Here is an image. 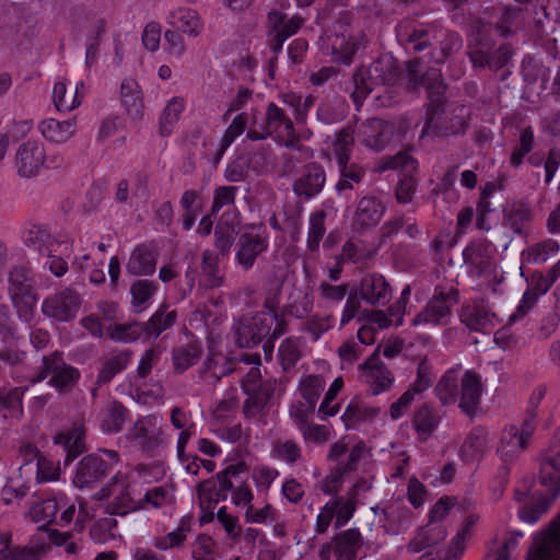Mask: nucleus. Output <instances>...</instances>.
<instances>
[{"label": "nucleus", "instance_id": "1", "mask_svg": "<svg viewBox=\"0 0 560 560\" xmlns=\"http://www.w3.org/2000/svg\"><path fill=\"white\" fill-rule=\"evenodd\" d=\"M24 244L38 254V262L54 276L62 277L68 271L66 256L72 250L73 241L66 233L52 235L45 225L34 224L23 235Z\"/></svg>", "mask_w": 560, "mask_h": 560}, {"label": "nucleus", "instance_id": "2", "mask_svg": "<svg viewBox=\"0 0 560 560\" xmlns=\"http://www.w3.org/2000/svg\"><path fill=\"white\" fill-rule=\"evenodd\" d=\"M288 330V323L282 314L257 312L252 317H242L234 325L236 342L241 348H253L271 334L278 339Z\"/></svg>", "mask_w": 560, "mask_h": 560}, {"label": "nucleus", "instance_id": "3", "mask_svg": "<svg viewBox=\"0 0 560 560\" xmlns=\"http://www.w3.org/2000/svg\"><path fill=\"white\" fill-rule=\"evenodd\" d=\"M467 48L469 59L476 68L488 67L497 71L503 68L512 57L509 45L501 44L495 47L493 40L489 37L483 20L474 22Z\"/></svg>", "mask_w": 560, "mask_h": 560}, {"label": "nucleus", "instance_id": "4", "mask_svg": "<svg viewBox=\"0 0 560 560\" xmlns=\"http://www.w3.org/2000/svg\"><path fill=\"white\" fill-rule=\"evenodd\" d=\"M98 500H107L105 511L109 515L125 516L142 509V499L125 477L114 476L98 492Z\"/></svg>", "mask_w": 560, "mask_h": 560}, {"label": "nucleus", "instance_id": "5", "mask_svg": "<svg viewBox=\"0 0 560 560\" xmlns=\"http://www.w3.org/2000/svg\"><path fill=\"white\" fill-rule=\"evenodd\" d=\"M9 295L19 317L28 320L37 304V293L30 270L14 267L9 272Z\"/></svg>", "mask_w": 560, "mask_h": 560}, {"label": "nucleus", "instance_id": "6", "mask_svg": "<svg viewBox=\"0 0 560 560\" xmlns=\"http://www.w3.org/2000/svg\"><path fill=\"white\" fill-rule=\"evenodd\" d=\"M125 438L141 452L153 455L165 443L161 418L156 415L140 417L127 430Z\"/></svg>", "mask_w": 560, "mask_h": 560}, {"label": "nucleus", "instance_id": "7", "mask_svg": "<svg viewBox=\"0 0 560 560\" xmlns=\"http://www.w3.org/2000/svg\"><path fill=\"white\" fill-rule=\"evenodd\" d=\"M457 302L458 291L454 285L439 284L427 306L412 319V324H446L451 317L452 307Z\"/></svg>", "mask_w": 560, "mask_h": 560}, {"label": "nucleus", "instance_id": "8", "mask_svg": "<svg viewBox=\"0 0 560 560\" xmlns=\"http://www.w3.org/2000/svg\"><path fill=\"white\" fill-rule=\"evenodd\" d=\"M47 152L45 144L39 139H27L15 150L14 168L21 178L31 179L37 177L45 168Z\"/></svg>", "mask_w": 560, "mask_h": 560}, {"label": "nucleus", "instance_id": "9", "mask_svg": "<svg viewBox=\"0 0 560 560\" xmlns=\"http://www.w3.org/2000/svg\"><path fill=\"white\" fill-rule=\"evenodd\" d=\"M400 168L404 174L395 189V197L399 203L412 201L417 190L418 179L412 175L418 168L417 161L406 151L398 152L392 156L383 158V170Z\"/></svg>", "mask_w": 560, "mask_h": 560}, {"label": "nucleus", "instance_id": "10", "mask_svg": "<svg viewBox=\"0 0 560 560\" xmlns=\"http://www.w3.org/2000/svg\"><path fill=\"white\" fill-rule=\"evenodd\" d=\"M49 375H51L49 381L51 386L59 392H68L78 382L80 373L73 366L65 363L59 352H54L49 357H43V369L31 382H40Z\"/></svg>", "mask_w": 560, "mask_h": 560}, {"label": "nucleus", "instance_id": "11", "mask_svg": "<svg viewBox=\"0 0 560 560\" xmlns=\"http://www.w3.org/2000/svg\"><path fill=\"white\" fill-rule=\"evenodd\" d=\"M80 306V294L71 288H66L47 296L43 301L42 312L45 316L57 322H69L77 316Z\"/></svg>", "mask_w": 560, "mask_h": 560}, {"label": "nucleus", "instance_id": "12", "mask_svg": "<svg viewBox=\"0 0 560 560\" xmlns=\"http://www.w3.org/2000/svg\"><path fill=\"white\" fill-rule=\"evenodd\" d=\"M358 295L371 306H385L392 299V285L378 272L365 273L354 287Z\"/></svg>", "mask_w": 560, "mask_h": 560}, {"label": "nucleus", "instance_id": "13", "mask_svg": "<svg viewBox=\"0 0 560 560\" xmlns=\"http://www.w3.org/2000/svg\"><path fill=\"white\" fill-rule=\"evenodd\" d=\"M386 205L374 195L361 197L355 205L352 226L358 232H364L378 225L386 213Z\"/></svg>", "mask_w": 560, "mask_h": 560}, {"label": "nucleus", "instance_id": "14", "mask_svg": "<svg viewBox=\"0 0 560 560\" xmlns=\"http://www.w3.org/2000/svg\"><path fill=\"white\" fill-rule=\"evenodd\" d=\"M303 24V19L294 15L290 19L279 11H271L268 14V44L275 54L282 49L287 38L298 33Z\"/></svg>", "mask_w": 560, "mask_h": 560}, {"label": "nucleus", "instance_id": "15", "mask_svg": "<svg viewBox=\"0 0 560 560\" xmlns=\"http://www.w3.org/2000/svg\"><path fill=\"white\" fill-rule=\"evenodd\" d=\"M112 470V465L97 454L84 456L77 468L73 483L80 489L101 482Z\"/></svg>", "mask_w": 560, "mask_h": 560}, {"label": "nucleus", "instance_id": "16", "mask_svg": "<svg viewBox=\"0 0 560 560\" xmlns=\"http://www.w3.org/2000/svg\"><path fill=\"white\" fill-rule=\"evenodd\" d=\"M326 179L323 165L311 162L303 167L300 176L293 182V191L299 198L310 200L322 192Z\"/></svg>", "mask_w": 560, "mask_h": 560}, {"label": "nucleus", "instance_id": "17", "mask_svg": "<svg viewBox=\"0 0 560 560\" xmlns=\"http://www.w3.org/2000/svg\"><path fill=\"white\" fill-rule=\"evenodd\" d=\"M372 512L383 523L385 530L392 535L405 532L411 524L412 512L402 502H392L381 508L375 505Z\"/></svg>", "mask_w": 560, "mask_h": 560}, {"label": "nucleus", "instance_id": "18", "mask_svg": "<svg viewBox=\"0 0 560 560\" xmlns=\"http://www.w3.org/2000/svg\"><path fill=\"white\" fill-rule=\"evenodd\" d=\"M359 368L363 371V376L372 395H378L387 390L394 382L392 372L382 362L377 351L370 355Z\"/></svg>", "mask_w": 560, "mask_h": 560}, {"label": "nucleus", "instance_id": "19", "mask_svg": "<svg viewBox=\"0 0 560 560\" xmlns=\"http://www.w3.org/2000/svg\"><path fill=\"white\" fill-rule=\"evenodd\" d=\"M423 86H425L428 94V121L431 122L439 112L442 110V107L445 103V90L446 85L442 80V74L440 69L431 68L429 69L420 79Z\"/></svg>", "mask_w": 560, "mask_h": 560}, {"label": "nucleus", "instance_id": "20", "mask_svg": "<svg viewBox=\"0 0 560 560\" xmlns=\"http://www.w3.org/2000/svg\"><path fill=\"white\" fill-rule=\"evenodd\" d=\"M482 390L480 376L474 371H466L460 378L459 408L468 416L476 413Z\"/></svg>", "mask_w": 560, "mask_h": 560}, {"label": "nucleus", "instance_id": "21", "mask_svg": "<svg viewBox=\"0 0 560 560\" xmlns=\"http://www.w3.org/2000/svg\"><path fill=\"white\" fill-rule=\"evenodd\" d=\"M268 247V242L259 234L244 233L237 242L236 261L247 271L253 268L257 257Z\"/></svg>", "mask_w": 560, "mask_h": 560}, {"label": "nucleus", "instance_id": "22", "mask_svg": "<svg viewBox=\"0 0 560 560\" xmlns=\"http://www.w3.org/2000/svg\"><path fill=\"white\" fill-rule=\"evenodd\" d=\"M533 433V429L520 430L515 425L508 427L503 430L498 453L504 462L512 460L523 452L527 445V441Z\"/></svg>", "mask_w": 560, "mask_h": 560}, {"label": "nucleus", "instance_id": "23", "mask_svg": "<svg viewBox=\"0 0 560 560\" xmlns=\"http://www.w3.org/2000/svg\"><path fill=\"white\" fill-rule=\"evenodd\" d=\"M242 390L247 396L243 404V413L246 418H255L264 411L276 390V381L265 380L262 385Z\"/></svg>", "mask_w": 560, "mask_h": 560}, {"label": "nucleus", "instance_id": "24", "mask_svg": "<svg viewBox=\"0 0 560 560\" xmlns=\"http://www.w3.org/2000/svg\"><path fill=\"white\" fill-rule=\"evenodd\" d=\"M236 370L230 358L220 352H210L198 370V375L207 384L215 385L223 376Z\"/></svg>", "mask_w": 560, "mask_h": 560}, {"label": "nucleus", "instance_id": "25", "mask_svg": "<svg viewBox=\"0 0 560 560\" xmlns=\"http://www.w3.org/2000/svg\"><path fill=\"white\" fill-rule=\"evenodd\" d=\"M362 143L376 152L385 149L392 138V127L380 118L368 119L362 125Z\"/></svg>", "mask_w": 560, "mask_h": 560}, {"label": "nucleus", "instance_id": "26", "mask_svg": "<svg viewBox=\"0 0 560 560\" xmlns=\"http://www.w3.org/2000/svg\"><path fill=\"white\" fill-rule=\"evenodd\" d=\"M459 316L470 330L489 331L493 327L494 314L482 301L464 305Z\"/></svg>", "mask_w": 560, "mask_h": 560}, {"label": "nucleus", "instance_id": "27", "mask_svg": "<svg viewBox=\"0 0 560 560\" xmlns=\"http://www.w3.org/2000/svg\"><path fill=\"white\" fill-rule=\"evenodd\" d=\"M368 70V79L371 84L380 86L394 84L399 77V69L396 60L390 56H383L373 61Z\"/></svg>", "mask_w": 560, "mask_h": 560}, {"label": "nucleus", "instance_id": "28", "mask_svg": "<svg viewBox=\"0 0 560 560\" xmlns=\"http://www.w3.org/2000/svg\"><path fill=\"white\" fill-rule=\"evenodd\" d=\"M363 539L357 528H350L334 537V553L337 560H355Z\"/></svg>", "mask_w": 560, "mask_h": 560}, {"label": "nucleus", "instance_id": "29", "mask_svg": "<svg viewBox=\"0 0 560 560\" xmlns=\"http://www.w3.org/2000/svg\"><path fill=\"white\" fill-rule=\"evenodd\" d=\"M447 530L442 524L429 523L421 527L415 537L407 545V550L412 553L422 551L425 548H432L445 540Z\"/></svg>", "mask_w": 560, "mask_h": 560}, {"label": "nucleus", "instance_id": "30", "mask_svg": "<svg viewBox=\"0 0 560 560\" xmlns=\"http://www.w3.org/2000/svg\"><path fill=\"white\" fill-rule=\"evenodd\" d=\"M520 14L521 11L515 8H499L487 12L479 20H483L488 32L494 27L499 35L508 36L511 33V28L516 25Z\"/></svg>", "mask_w": 560, "mask_h": 560}, {"label": "nucleus", "instance_id": "31", "mask_svg": "<svg viewBox=\"0 0 560 560\" xmlns=\"http://www.w3.org/2000/svg\"><path fill=\"white\" fill-rule=\"evenodd\" d=\"M441 421L438 410L429 405L422 404L417 408L412 418V427L420 441H427L436 430Z\"/></svg>", "mask_w": 560, "mask_h": 560}, {"label": "nucleus", "instance_id": "32", "mask_svg": "<svg viewBox=\"0 0 560 560\" xmlns=\"http://www.w3.org/2000/svg\"><path fill=\"white\" fill-rule=\"evenodd\" d=\"M156 267V254L145 244L138 245L130 255L126 269L132 276L152 275Z\"/></svg>", "mask_w": 560, "mask_h": 560}, {"label": "nucleus", "instance_id": "33", "mask_svg": "<svg viewBox=\"0 0 560 560\" xmlns=\"http://www.w3.org/2000/svg\"><path fill=\"white\" fill-rule=\"evenodd\" d=\"M399 42L408 50L421 51L432 45L434 36L432 32L423 26H413L411 24L400 25L397 31Z\"/></svg>", "mask_w": 560, "mask_h": 560}, {"label": "nucleus", "instance_id": "34", "mask_svg": "<svg viewBox=\"0 0 560 560\" xmlns=\"http://www.w3.org/2000/svg\"><path fill=\"white\" fill-rule=\"evenodd\" d=\"M121 104L132 120L142 118L144 104L139 84L132 79H126L120 88Z\"/></svg>", "mask_w": 560, "mask_h": 560}, {"label": "nucleus", "instance_id": "35", "mask_svg": "<svg viewBox=\"0 0 560 560\" xmlns=\"http://www.w3.org/2000/svg\"><path fill=\"white\" fill-rule=\"evenodd\" d=\"M42 136L54 143L67 142L75 132L73 120L59 121L54 118L44 119L38 125Z\"/></svg>", "mask_w": 560, "mask_h": 560}, {"label": "nucleus", "instance_id": "36", "mask_svg": "<svg viewBox=\"0 0 560 560\" xmlns=\"http://www.w3.org/2000/svg\"><path fill=\"white\" fill-rule=\"evenodd\" d=\"M61 505H66V495L58 493L52 498H47L34 503L30 509V517L36 523H55L56 515Z\"/></svg>", "mask_w": 560, "mask_h": 560}, {"label": "nucleus", "instance_id": "37", "mask_svg": "<svg viewBox=\"0 0 560 560\" xmlns=\"http://www.w3.org/2000/svg\"><path fill=\"white\" fill-rule=\"evenodd\" d=\"M224 282V273L219 267V256L207 249L201 255L200 283L207 289L220 288Z\"/></svg>", "mask_w": 560, "mask_h": 560}, {"label": "nucleus", "instance_id": "38", "mask_svg": "<svg viewBox=\"0 0 560 560\" xmlns=\"http://www.w3.org/2000/svg\"><path fill=\"white\" fill-rule=\"evenodd\" d=\"M326 49L337 62L349 65L357 51V44L343 34H330L327 36Z\"/></svg>", "mask_w": 560, "mask_h": 560}, {"label": "nucleus", "instance_id": "39", "mask_svg": "<svg viewBox=\"0 0 560 560\" xmlns=\"http://www.w3.org/2000/svg\"><path fill=\"white\" fill-rule=\"evenodd\" d=\"M84 429L82 427H74L69 431L61 432L55 438V443L63 446L67 464L84 452Z\"/></svg>", "mask_w": 560, "mask_h": 560}, {"label": "nucleus", "instance_id": "40", "mask_svg": "<svg viewBox=\"0 0 560 560\" xmlns=\"http://www.w3.org/2000/svg\"><path fill=\"white\" fill-rule=\"evenodd\" d=\"M201 354L202 346L199 342H188L174 348L172 351L174 372L177 374L184 373L198 362Z\"/></svg>", "mask_w": 560, "mask_h": 560}, {"label": "nucleus", "instance_id": "41", "mask_svg": "<svg viewBox=\"0 0 560 560\" xmlns=\"http://www.w3.org/2000/svg\"><path fill=\"white\" fill-rule=\"evenodd\" d=\"M264 125L270 135L283 132L284 136H293L295 131L293 121L284 110L275 103L268 104Z\"/></svg>", "mask_w": 560, "mask_h": 560}, {"label": "nucleus", "instance_id": "42", "mask_svg": "<svg viewBox=\"0 0 560 560\" xmlns=\"http://www.w3.org/2000/svg\"><path fill=\"white\" fill-rule=\"evenodd\" d=\"M285 279V270L283 268L275 269L267 280L265 290L264 310L268 313H278L277 308L280 304L282 285Z\"/></svg>", "mask_w": 560, "mask_h": 560}, {"label": "nucleus", "instance_id": "43", "mask_svg": "<svg viewBox=\"0 0 560 560\" xmlns=\"http://www.w3.org/2000/svg\"><path fill=\"white\" fill-rule=\"evenodd\" d=\"M532 220V210L528 203H513L505 214L504 224L521 236H526L527 225Z\"/></svg>", "mask_w": 560, "mask_h": 560}, {"label": "nucleus", "instance_id": "44", "mask_svg": "<svg viewBox=\"0 0 560 560\" xmlns=\"http://www.w3.org/2000/svg\"><path fill=\"white\" fill-rule=\"evenodd\" d=\"M171 23L176 30L189 36L199 35L202 27L198 13L188 8H180L172 12Z\"/></svg>", "mask_w": 560, "mask_h": 560}, {"label": "nucleus", "instance_id": "45", "mask_svg": "<svg viewBox=\"0 0 560 560\" xmlns=\"http://www.w3.org/2000/svg\"><path fill=\"white\" fill-rule=\"evenodd\" d=\"M246 470V464L241 462L234 465H229L224 470L218 472L214 476L219 487V492H221L220 498L222 501L228 499L229 493L234 490L240 477L245 474Z\"/></svg>", "mask_w": 560, "mask_h": 560}, {"label": "nucleus", "instance_id": "46", "mask_svg": "<svg viewBox=\"0 0 560 560\" xmlns=\"http://www.w3.org/2000/svg\"><path fill=\"white\" fill-rule=\"evenodd\" d=\"M246 470V464L241 462L234 465H229L224 470L218 472L214 476L219 487V492H221L220 498L222 501L228 499L229 493L234 490L240 477L245 474Z\"/></svg>", "mask_w": 560, "mask_h": 560}, {"label": "nucleus", "instance_id": "47", "mask_svg": "<svg viewBox=\"0 0 560 560\" xmlns=\"http://www.w3.org/2000/svg\"><path fill=\"white\" fill-rule=\"evenodd\" d=\"M106 31V21L97 18L92 21L86 38L85 67L90 69L96 61L101 40Z\"/></svg>", "mask_w": 560, "mask_h": 560}, {"label": "nucleus", "instance_id": "48", "mask_svg": "<svg viewBox=\"0 0 560 560\" xmlns=\"http://www.w3.org/2000/svg\"><path fill=\"white\" fill-rule=\"evenodd\" d=\"M118 522L113 515L96 520L90 527L89 534L91 539L96 544H107L116 540Z\"/></svg>", "mask_w": 560, "mask_h": 560}, {"label": "nucleus", "instance_id": "49", "mask_svg": "<svg viewBox=\"0 0 560 560\" xmlns=\"http://www.w3.org/2000/svg\"><path fill=\"white\" fill-rule=\"evenodd\" d=\"M325 384V380L320 375L314 374L307 375L300 381L299 392L311 412H313Z\"/></svg>", "mask_w": 560, "mask_h": 560}, {"label": "nucleus", "instance_id": "50", "mask_svg": "<svg viewBox=\"0 0 560 560\" xmlns=\"http://www.w3.org/2000/svg\"><path fill=\"white\" fill-rule=\"evenodd\" d=\"M84 88L83 82L75 86L73 96H67V85L65 82H57L52 91V102L59 112H70L78 107L82 101L80 90Z\"/></svg>", "mask_w": 560, "mask_h": 560}, {"label": "nucleus", "instance_id": "51", "mask_svg": "<svg viewBox=\"0 0 560 560\" xmlns=\"http://www.w3.org/2000/svg\"><path fill=\"white\" fill-rule=\"evenodd\" d=\"M129 411L119 401H112L107 408L105 416L102 420V429L107 433H117L122 430Z\"/></svg>", "mask_w": 560, "mask_h": 560}, {"label": "nucleus", "instance_id": "52", "mask_svg": "<svg viewBox=\"0 0 560 560\" xmlns=\"http://www.w3.org/2000/svg\"><path fill=\"white\" fill-rule=\"evenodd\" d=\"M354 131L351 126H346L335 133L331 141L332 154L338 162L349 161L354 147Z\"/></svg>", "mask_w": 560, "mask_h": 560}, {"label": "nucleus", "instance_id": "53", "mask_svg": "<svg viewBox=\"0 0 560 560\" xmlns=\"http://www.w3.org/2000/svg\"><path fill=\"white\" fill-rule=\"evenodd\" d=\"M177 318L176 311H168L165 305L161 306L152 317L144 323L145 334L149 337H158L172 327Z\"/></svg>", "mask_w": 560, "mask_h": 560}, {"label": "nucleus", "instance_id": "54", "mask_svg": "<svg viewBox=\"0 0 560 560\" xmlns=\"http://www.w3.org/2000/svg\"><path fill=\"white\" fill-rule=\"evenodd\" d=\"M368 70L364 68H359L352 75L351 84L352 91L350 92V97L359 109L363 101L375 90L378 88L377 84H371L370 79H368Z\"/></svg>", "mask_w": 560, "mask_h": 560}, {"label": "nucleus", "instance_id": "55", "mask_svg": "<svg viewBox=\"0 0 560 560\" xmlns=\"http://www.w3.org/2000/svg\"><path fill=\"white\" fill-rule=\"evenodd\" d=\"M435 395L443 406L452 405L458 396V378L454 371L446 372L434 388Z\"/></svg>", "mask_w": 560, "mask_h": 560}, {"label": "nucleus", "instance_id": "56", "mask_svg": "<svg viewBox=\"0 0 560 560\" xmlns=\"http://www.w3.org/2000/svg\"><path fill=\"white\" fill-rule=\"evenodd\" d=\"M301 357V342L298 338L289 337L281 342L278 350V359L284 372L294 368Z\"/></svg>", "mask_w": 560, "mask_h": 560}, {"label": "nucleus", "instance_id": "57", "mask_svg": "<svg viewBox=\"0 0 560 560\" xmlns=\"http://www.w3.org/2000/svg\"><path fill=\"white\" fill-rule=\"evenodd\" d=\"M353 493L347 492L345 497H338L328 502L336 515V527L343 526L353 516L358 502Z\"/></svg>", "mask_w": 560, "mask_h": 560}, {"label": "nucleus", "instance_id": "58", "mask_svg": "<svg viewBox=\"0 0 560 560\" xmlns=\"http://www.w3.org/2000/svg\"><path fill=\"white\" fill-rule=\"evenodd\" d=\"M129 361L130 355L128 352H120L107 359L97 375L96 384L100 386L109 383L116 374L127 368Z\"/></svg>", "mask_w": 560, "mask_h": 560}, {"label": "nucleus", "instance_id": "59", "mask_svg": "<svg viewBox=\"0 0 560 560\" xmlns=\"http://www.w3.org/2000/svg\"><path fill=\"white\" fill-rule=\"evenodd\" d=\"M190 530L188 521L182 520L178 527L165 536L154 538L153 546L159 550H168L182 546Z\"/></svg>", "mask_w": 560, "mask_h": 560}, {"label": "nucleus", "instance_id": "60", "mask_svg": "<svg viewBox=\"0 0 560 560\" xmlns=\"http://www.w3.org/2000/svg\"><path fill=\"white\" fill-rule=\"evenodd\" d=\"M374 256L375 252L360 248L353 242L347 241L341 247L339 259L341 261H351L361 267H368Z\"/></svg>", "mask_w": 560, "mask_h": 560}, {"label": "nucleus", "instance_id": "61", "mask_svg": "<svg viewBox=\"0 0 560 560\" xmlns=\"http://www.w3.org/2000/svg\"><path fill=\"white\" fill-rule=\"evenodd\" d=\"M272 455L289 465H294L302 458V450L294 440H278L272 444Z\"/></svg>", "mask_w": 560, "mask_h": 560}, {"label": "nucleus", "instance_id": "62", "mask_svg": "<svg viewBox=\"0 0 560 560\" xmlns=\"http://www.w3.org/2000/svg\"><path fill=\"white\" fill-rule=\"evenodd\" d=\"M158 283L152 280H137L130 287L131 303L135 307L143 308V305L155 294Z\"/></svg>", "mask_w": 560, "mask_h": 560}, {"label": "nucleus", "instance_id": "63", "mask_svg": "<svg viewBox=\"0 0 560 560\" xmlns=\"http://www.w3.org/2000/svg\"><path fill=\"white\" fill-rule=\"evenodd\" d=\"M334 326L332 315H313L302 324V331L308 334L314 341H317L325 332Z\"/></svg>", "mask_w": 560, "mask_h": 560}, {"label": "nucleus", "instance_id": "64", "mask_svg": "<svg viewBox=\"0 0 560 560\" xmlns=\"http://www.w3.org/2000/svg\"><path fill=\"white\" fill-rule=\"evenodd\" d=\"M184 109V103L179 98H172L160 117V135L165 137L171 133L172 126L178 120Z\"/></svg>", "mask_w": 560, "mask_h": 560}]
</instances>
